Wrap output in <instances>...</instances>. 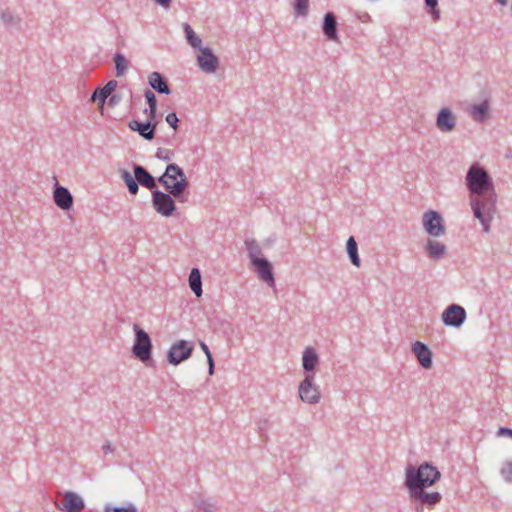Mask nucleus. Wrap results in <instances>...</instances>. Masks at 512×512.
Returning <instances> with one entry per match:
<instances>
[{
	"mask_svg": "<svg viewBox=\"0 0 512 512\" xmlns=\"http://www.w3.org/2000/svg\"><path fill=\"white\" fill-rule=\"evenodd\" d=\"M422 225L424 231L433 238L441 237L446 233L444 219L438 211L428 210L424 212Z\"/></svg>",
	"mask_w": 512,
	"mask_h": 512,
	"instance_id": "423d86ee",
	"label": "nucleus"
},
{
	"mask_svg": "<svg viewBox=\"0 0 512 512\" xmlns=\"http://www.w3.org/2000/svg\"><path fill=\"white\" fill-rule=\"evenodd\" d=\"M62 500L55 502V507L62 512H81L85 508L83 498L73 491H65L62 494Z\"/></svg>",
	"mask_w": 512,
	"mask_h": 512,
	"instance_id": "1a4fd4ad",
	"label": "nucleus"
},
{
	"mask_svg": "<svg viewBox=\"0 0 512 512\" xmlns=\"http://www.w3.org/2000/svg\"><path fill=\"white\" fill-rule=\"evenodd\" d=\"M437 129L442 133H451L456 128L457 117L449 108H441L435 121Z\"/></svg>",
	"mask_w": 512,
	"mask_h": 512,
	"instance_id": "f8f14e48",
	"label": "nucleus"
},
{
	"mask_svg": "<svg viewBox=\"0 0 512 512\" xmlns=\"http://www.w3.org/2000/svg\"><path fill=\"white\" fill-rule=\"evenodd\" d=\"M128 127L132 131L138 132L139 135L145 140H152L155 136L156 124L150 121L140 122L137 120H132L129 122Z\"/></svg>",
	"mask_w": 512,
	"mask_h": 512,
	"instance_id": "f3484780",
	"label": "nucleus"
},
{
	"mask_svg": "<svg viewBox=\"0 0 512 512\" xmlns=\"http://www.w3.org/2000/svg\"><path fill=\"white\" fill-rule=\"evenodd\" d=\"M358 19L363 23H369L372 21L371 16L367 12L359 14Z\"/></svg>",
	"mask_w": 512,
	"mask_h": 512,
	"instance_id": "ea45409f",
	"label": "nucleus"
},
{
	"mask_svg": "<svg viewBox=\"0 0 512 512\" xmlns=\"http://www.w3.org/2000/svg\"><path fill=\"white\" fill-rule=\"evenodd\" d=\"M470 116L477 122H484L489 119V104L482 102L480 104L472 105L469 110Z\"/></svg>",
	"mask_w": 512,
	"mask_h": 512,
	"instance_id": "5701e85b",
	"label": "nucleus"
},
{
	"mask_svg": "<svg viewBox=\"0 0 512 512\" xmlns=\"http://www.w3.org/2000/svg\"><path fill=\"white\" fill-rule=\"evenodd\" d=\"M104 512H138V509L133 503H128L123 507H113L111 505H106Z\"/></svg>",
	"mask_w": 512,
	"mask_h": 512,
	"instance_id": "72a5a7b5",
	"label": "nucleus"
},
{
	"mask_svg": "<svg viewBox=\"0 0 512 512\" xmlns=\"http://www.w3.org/2000/svg\"><path fill=\"white\" fill-rule=\"evenodd\" d=\"M118 174L123 182L126 184L128 191L131 195H136L139 191V186L135 178L129 171L123 168L118 169Z\"/></svg>",
	"mask_w": 512,
	"mask_h": 512,
	"instance_id": "b1692460",
	"label": "nucleus"
},
{
	"mask_svg": "<svg viewBox=\"0 0 512 512\" xmlns=\"http://www.w3.org/2000/svg\"><path fill=\"white\" fill-rule=\"evenodd\" d=\"M412 351L423 368L430 369L432 367V352L425 343L420 341L414 342L412 344Z\"/></svg>",
	"mask_w": 512,
	"mask_h": 512,
	"instance_id": "4468645a",
	"label": "nucleus"
},
{
	"mask_svg": "<svg viewBox=\"0 0 512 512\" xmlns=\"http://www.w3.org/2000/svg\"><path fill=\"white\" fill-rule=\"evenodd\" d=\"M53 199L62 210H69L73 206V196L66 187L57 185L53 192Z\"/></svg>",
	"mask_w": 512,
	"mask_h": 512,
	"instance_id": "dca6fc26",
	"label": "nucleus"
},
{
	"mask_svg": "<svg viewBox=\"0 0 512 512\" xmlns=\"http://www.w3.org/2000/svg\"><path fill=\"white\" fill-rule=\"evenodd\" d=\"M199 345H200V348L202 349V351L205 353L207 359L211 358L212 354H211V352L209 350V347L206 345V343L203 342V341H200Z\"/></svg>",
	"mask_w": 512,
	"mask_h": 512,
	"instance_id": "a19ab883",
	"label": "nucleus"
},
{
	"mask_svg": "<svg viewBox=\"0 0 512 512\" xmlns=\"http://www.w3.org/2000/svg\"><path fill=\"white\" fill-rule=\"evenodd\" d=\"M346 249H347V253L350 258L351 263L354 266L359 267L361 264V260L358 255V246H357V243H356L354 237L351 236L348 238L347 243H346Z\"/></svg>",
	"mask_w": 512,
	"mask_h": 512,
	"instance_id": "cd10ccee",
	"label": "nucleus"
},
{
	"mask_svg": "<svg viewBox=\"0 0 512 512\" xmlns=\"http://www.w3.org/2000/svg\"><path fill=\"white\" fill-rule=\"evenodd\" d=\"M245 247L251 263L255 262L256 259L264 258L262 257V250L255 239H247L245 241Z\"/></svg>",
	"mask_w": 512,
	"mask_h": 512,
	"instance_id": "bb28decb",
	"label": "nucleus"
},
{
	"mask_svg": "<svg viewBox=\"0 0 512 512\" xmlns=\"http://www.w3.org/2000/svg\"><path fill=\"white\" fill-rule=\"evenodd\" d=\"M207 363H208V374L211 376L214 374V369H215L213 357L208 358Z\"/></svg>",
	"mask_w": 512,
	"mask_h": 512,
	"instance_id": "79ce46f5",
	"label": "nucleus"
},
{
	"mask_svg": "<svg viewBox=\"0 0 512 512\" xmlns=\"http://www.w3.org/2000/svg\"><path fill=\"white\" fill-rule=\"evenodd\" d=\"M426 6L429 8V14L434 21L440 19V10L437 8L438 0H425Z\"/></svg>",
	"mask_w": 512,
	"mask_h": 512,
	"instance_id": "473e14b6",
	"label": "nucleus"
},
{
	"mask_svg": "<svg viewBox=\"0 0 512 512\" xmlns=\"http://www.w3.org/2000/svg\"><path fill=\"white\" fill-rule=\"evenodd\" d=\"M165 121L174 129L176 130L178 128V122H179V119L176 115V113L174 112H171V113H168L165 117Z\"/></svg>",
	"mask_w": 512,
	"mask_h": 512,
	"instance_id": "4c0bfd02",
	"label": "nucleus"
},
{
	"mask_svg": "<svg viewBox=\"0 0 512 512\" xmlns=\"http://www.w3.org/2000/svg\"><path fill=\"white\" fill-rule=\"evenodd\" d=\"M465 184L469 191V204L473 216L479 220L484 232H489L496 211L497 194L493 180L478 163L468 169Z\"/></svg>",
	"mask_w": 512,
	"mask_h": 512,
	"instance_id": "f257e3e1",
	"label": "nucleus"
},
{
	"mask_svg": "<svg viewBox=\"0 0 512 512\" xmlns=\"http://www.w3.org/2000/svg\"><path fill=\"white\" fill-rule=\"evenodd\" d=\"M256 270L258 277L267 283L270 287L275 286V278L273 274L272 264L266 259H256L251 263Z\"/></svg>",
	"mask_w": 512,
	"mask_h": 512,
	"instance_id": "ddd939ff",
	"label": "nucleus"
},
{
	"mask_svg": "<svg viewBox=\"0 0 512 512\" xmlns=\"http://www.w3.org/2000/svg\"><path fill=\"white\" fill-rule=\"evenodd\" d=\"M200 54L197 56V63L199 68L207 74L215 73L219 68V59L214 55L212 49L209 47H202L199 49Z\"/></svg>",
	"mask_w": 512,
	"mask_h": 512,
	"instance_id": "9b49d317",
	"label": "nucleus"
},
{
	"mask_svg": "<svg viewBox=\"0 0 512 512\" xmlns=\"http://www.w3.org/2000/svg\"><path fill=\"white\" fill-rule=\"evenodd\" d=\"M189 286L196 297H201L203 294L201 273L198 268H192L189 274Z\"/></svg>",
	"mask_w": 512,
	"mask_h": 512,
	"instance_id": "393cba45",
	"label": "nucleus"
},
{
	"mask_svg": "<svg viewBox=\"0 0 512 512\" xmlns=\"http://www.w3.org/2000/svg\"><path fill=\"white\" fill-rule=\"evenodd\" d=\"M144 97L149 107H157V99L151 90H145Z\"/></svg>",
	"mask_w": 512,
	"mask_h": 512,
	"instance_id": "e433bc0d",
	"label": "nucleus"
},
{
	"mask_svg": "<svg viewBox=\"0 0 512 512\" xmlns=\"http://www.w3.org/2000/svg\"><path fill=\"white\" fill-rule=\"evenodd\" d=\"M498 435H506L512 438V429L507 427H502L498 430Z\"/></svg>",
	"mask_w": 512,
	"mask_h": 512,
	"instance_id": "37998d69",
	"label": "nucleus"
},
{
	"mask_svg": "<svg viewBox=\"0 0 512 512\" xmlns=\"http://www.w3.org/2000/svg\"><path fill=\"white\" fill-rule=\"evenodd\" d=\"M427 256L432 260H440L447 253V246L438 240L428 239L425 244Z\"/></svg>",
	"mask_w": 512,
	"mask_h": 512,
	"instance_id": "6ab92c4d",
	"label": "nucleus"
},
{
	"mask_svg": "<svg viewBox=\"0 0 512 512\" xmlns=\"http://www.w3.org/2000/svg\"><path fill=\"white\" fill-rule=\"evenodd\" d=\"M102 450L105 454L107 453H111L114 451V448L112 447L111 443L110 442H106L103 446H102Z\"/></svg>",
	"mask_w": 512,
	"mask_h": 512,
	"instance_id": "c03bdc74",
	"label": "nucleus"
},
{
	"mask_svg": "<svg viewBox=\"0 0 512 512\" xmlns=\"http://www.w3.org/2000/svg\"><path fill=\"white\" fill-rule=\"evenodd\" d=\"M117 85H118V82L116 80L108 81L104 87L98 88L94 91V93L92 94L91 100L92 101L98 100L99 103L103 105L105 103L106 99L116 89Z\"/></svg>",
	"mask_w": 512,
	"mask_h": 512,
	"instance_id": "4be33fe9",
	"label": "nucleus"
},
{
	"mask_svg": "<svg viewBox=\"0 0 512 512\" xmlns=\"http://www.w3.org/2000/svg\"><path fill=\"white\" fill-rule=\"evenodd\" d=\"M183 29L186 35L187 42L193 47V48H202V40L200 37L196 35L194 30L191 28V26L188 23L183 24Z\"/></svg>",
	"mask_w": 512,
	"mask_h": 512,
	"instance_id": "7c9ffc66",
	"label": "nucleus"
},
{
	"mask_svg": "<svg viewBox=\"0 0 512 512\" xmlns=\"http://www.w3.org/2000/svg\"><path fill=\"white\" fill-rule=\"evenodd\" d=\"M157 181L165 188L167 192L174 196L180 202H185L187 199L184 192L187 189L189 182L184 173V170L175 163L167 165L164 173L158 177Z\"/></svg>",
	"mask_w": 512,
	"mask_h": 512,
	"instance_id": "7ed1b4c3",
	"label": "nucleus"
},
{
	"mask_svg": "<svg viewBox=\"0 0 512 512\" xmlns=\"http://www.w3.org/2000/svg\"><path fill=\"white\" fill-rule=\"evenodd\" d=\"M148 84L153 90L160 94H171L167 79L159 72L154 71L148 75Z\"/></svg>",
	"mask_w": 512,
	"mask_h": 512,
	"instance_id": "a211bd4d",
	"label": "nucleus"
},
{
	"mask_svg": "<svg viewBox=\"0 0 512 512\" xmlns=\"http://www.w3.org/2000/svg\"><path fill=\"white\" fill-rule=\"evenodd\" d=\"M510 13H511V17H512V1H511V6H510Z\"/></svg>",
	"mask_w": 512,
	"mask_h": 512,
	"instance_id": "09e8293b",
	"label": "nucleus"
},
{
	"mask_svg": "<svg viewBox=\"0 0 512 512\" xmlns=\"http://www.w3.org/2000/svg\"><path fill=\"white\" fill-rule=\"evenodd\" d=\"M156 109L157 107H149L148 109L144 110V113L148 116V121H152L156 117Z\"/></svg>",
	"mask_w": 512,
	"mask_h": 512,
	"instance_id": "58836bf2",
	"label": "nucleus"
},
{
	"mask_svg": "<svg viewBox=\"0 0 512 512\" xmlns=\"http://www.w3.org/2000/svg\"><path fill=\"white\" fill-rule=\"evenodd\" d=\"M174 199V196L167 191L163 192L158 189L152 191V206L158 214L164 217H170L176 210Z\"/></svg>",
	"mask_w": 512,
	"mask_h": 512,
	"instance_id": "0eeeda50",
	"label": "nucleus"
},
{
	"mask_svg": "<svg viewBox=\"0 0 512 512\" xmlns=\"http://www.w3.org/2000/svg\"><path fill=\"white\" fill-rule=\"evenodd\" d=\"M323 33L324 35L332 41H337V21L336 17L332 12H328L324 16L323 20Z\"/></svg>",
	"mask_w": 512,
	"mask_h": 512,
	"instance_id": "412c9836",
	"label": "nucleus"
},
{
	"mask_svg": "<svg viewBox=\"0 0 512 512\" xmlns=\"http://www.w3.org/2000/svg\"><path fill=\"white\" fill-rule=\"evenodd\" d=\"M133 172L137 180L138 186L141 185L149 190H157L156 179L141 165L133 164Z\"/></svg>",
	"mask_w": 512,
	"mask_h": 512,
	"instance_id": "2eb2a0df",
	"label": "nucleus"
},
{
	"mask_svg": "<svg viewBox=\"0 0 512 512\" xmlns=\"http://www.w3.org/2000/svg\"><path fill=\"white\" fill-rule=\"evenodd\" d=\"M157 4L163 8H168L171 4V0H154Z\"/></svg>",
	"mask_w": 512,
	"mask_h": 512,
	"instance_id": "a18cd8bd",
	"label": "nucleus"
},
{
	"mask_svg": "<svg viewBox=\"0 0 512 512\" xmlns=\"http://www.w3.org/2000/svg\"><path fill=\"white\" fill-rule=\"evenodd\" d=\"M174 152L167 148H158L156 151V158L162 161L169 162L173 159Z\"/></svg>",
	"mask_w": 512,
	"mask_h": 512,
	"instance_id": "f704fd0d",
	"label": "nucleus"
},
{
	"mask_svg": "<svg viewBox=\"0 0 512 512\" xmlns=\"http://www.w3.org/2000/svg\"><path fill=\"white\" fill-rule=\"evenodd\" d=\"M119 101V98L116 96V95H113L111 98H110V105L112 104H115Z\"/></svg>",
	"mask_w": 512,
	"mask_h": 512,
	"instance_id": "49530a36",
	"label": "nucleus"
},
{
	"mask_svg": "<svg viewBox=\"0 0 512 512\" xmlns=\"http://www.w3.org/2000/svg\"><path fill=\"white\" fill-rule=\"evenodd\" d=\"M319 363V356L313 347H307L303 351L302 366L307 374H312Z\"/></svg>",
	"mask_w": 512,
	"mask_h": 512,
	"instance_id": "aec40b11",
	"label": "nucleus"
},
{
	"mask_svg": "<svg viewBox=\"0 0 512 512\" xmlns=\"http://www.w3.org/2000/svg\"><path fill=\"white\" fill-rule=\"evenodd\" d=\"M193 352V345L186 340H179L173 343L167 351V361L177 366L189 359Z\"/></svg>",
	"mask_w": 512,
	"mask_h": 512,
	"instance_id": "6e6552de",
	"label": "nucleus"
},
{
	"mask_svg": "<svg viewBox=\"0 0 512 512\" xmlns=\"http://www.w3.org/2000/svg\"><path fill=\"white\" fill-rule=\"evenodd\" d=\"M113 60L115 63L116 76L117 77L123 76L128 70V66H129L128 60L121 53H116L114 55Z\"/></svg>",
	"mask_w": 512,
	"mask_h": 512,
	"instance_id": "c756f323",
	"label": "nucleus"
},
{
	"mask_svg": "<svg viewBox=\"0 0 512 512\" xmlns=\"http://www.w3.org/2000/svg\"><path fill=\"white\" fill-rule=\"evenodd\" d=\"M500 6H506L508 4V0H495Z\"/></svg>",
	"mask_w": 512,
	"mask_h": 512,
	"instance_id": "de8ad7c7",
	"label": "nucleus"
},
{
	"mask_svg": "<svg viewBox=\"0 0 512 512\" xmlns=\"http://www.w3.org/2000/svg\"><path fill=\"white\" fill-rule=\"evenodd\" d=\"M299 398L302 402L316 405L321 400L320 387L315 383L314 374H306L305 378L300 382L298 387Z\"/></svg>",
	"mask_w": 512,
	"mask_h": 512,
	"instance_id": "39448f33",
	"label": "nucleus"
},
{
	"mask_svg": "<svg viewBox=\"0 0 512 512\" xmlns=\"http://www.w3.org/2000/svg\"><path fill=\"white\" fill-rule=\"evenodd\" d=\"M194 506L201 512H217L216 504L201 495L194 498Z\"/></svg>",
	"mask_w": 512,
	"mask_h": 512,
	"instance_id": "c85d7f7f",
	"label": "nucleus"
},
{
	"mask_svg": "<svg viewBox=\"0 0 512 512\" xmlns=\"http://www.w3.org/2000/svg\"><path fill=\"white\" fill-rule=\"evenodd\" d=\"M0 19L6 28H19L22 21L19 15L9 9L0 11Z\"/></svg>",
	"mask_w": 512,
	"mask_h": 512,
	"instance_id": "a878e982",
	"label": "nucleus"
},
{
	"mask_svg": "<svg viewBox=\"0 0 512 512\" xmlns=\"http://www.w3.org/2000/svg\"><path fill=\"white\" fill-rule=\"evenodd\" d=\"M441 478L437 467L429 462L420 464L417 468L412 465L405 470V487L408 490L410 500L416 506V512H423V506L428 508L438 504L442 495L437 491L427 492L426 489L433 486Z\"/></svg>",
	"mask_w": 512,
	"mask_h": 512,
	"instance_id": "f03ea898",
	"label": "nucleus"
},
{
	"mask_svg": "<svg viewBox=\"0 0 512 512\" xmlns=\"http://www.w3.org/2000/svg\"><path fill=\"white\" fill-rule=\"evenodd\" d=\"M309 0H293L292 6L296 16L306 17L309 13Z\"/></svg>",
	"mask_w": 512,
	"mask_h": 512,
	"instance_id": "2f4dec72",
	"label": "nucleus"
},
{
	"mask_svg": "<svg viewBox=\"0 0 512 512\" xmlns=\"http://www.w3.org/2000/svg\"><path fill=\"white\" fill-rule=\"evenodd\" d=\"M465 309L458 304L449 305L442 313V322L447 327L459 328L466 320Z\"/></svg>",
	"mask_w": 512,
	"mask_h": 512,
	"instance_id": "9d476101",
	"label": "nucleus"
},
{
	"mask_svg": "<svg viewBox=\"0 0 512 512\" xmlns=\"http://www.w3.org/2000/svg\"><path fill=\"white\" fill-rule=\"evenodd\" d=\"M501 475L507 482H512V461H508L501 469Z\"/></svg>",
	"mask_w": 512,
	"mask_h": 512,
	"instance_id": "c9c22d12",
	"label": "nucleus"
},
{
	"mask_svg": "<svg viewBox=\"0 0 512 512\" xmlns=\"http://www.w3.org/2000/svg\"><path fill=\"white\" fill-rule=\"evenodd\" d=\"M133 331L135 335L132 352L134 356L141 362L146 363L151 360L152 356V341L149 334L143 330L137 323L133 324Z\"/></svg>",
	"mask_w": 512,
	"mask_h": 512,
	"instance_id": "20e7f679",
	"label": "nucleus"
}]
</instances>
